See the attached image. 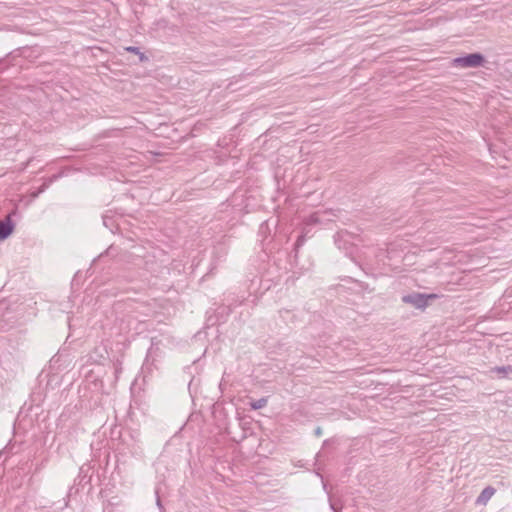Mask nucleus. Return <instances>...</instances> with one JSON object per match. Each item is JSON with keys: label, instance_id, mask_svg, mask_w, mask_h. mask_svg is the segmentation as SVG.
<instances>
[{"label": "nucleus", "instance_id": "obj_20", "mask_svg": "<svg viewBox=\"0 0 512 512\" xmlns=\"http://www.w3.org/2000/svg\"><path fill=\"white\" fill-rule=\"evenodd\" d=\"M114 367H115V374L118 375L122 370L121 363L120 362L115 363Z\"/></svg>", "mask_w": 512, "mask_h": 512}, {"label": "nucleus", "instance_id": "obj_7", "mask_svg": "<svg viewBox=\"0 0 512 512\" xmlns=\"http://www.w3.org/2000/svg\"><path fill=\"white\" fill-rule=\"evenodd\" d=\"M350 238L351 234L348 233L347 231H339L336 233L334 237L335 244L338 246L339 249L347 251L349 249L348 244Z\"/></svg>", "mask_w": 512, "mask_h": 512}, {"label": "nucleus", "instance_id": "obj_13", "mask_svg": "<svg viewBox=\"0 0 512 512\" xmlns=\"http://www.w3.org/2000/svg\"><path fill=\"white\" fill-rule=\"evenodd\" d=\"M125 50L130 53H133L135 55H138L141 62L148 61V57L143 52H141L138 47L129 46V47H126Z\"/></svg>", "mask_w": 512, "mask_h": 512}, {"label": "nucleus", "instance_id": "obj_14", "mask_svg": "<svg viewBox=\"0 0 512 512\" xmlns=\"http://www.w3.org/2000/svg\"><path fill=\"white\" fill-rule=\"evenodd\" d=\"M377 258L379 259V262H381L383 266H386V265H388V263H386L385 259L389 258V252L380 249L377 254Z\"/></svg>", "mask_w": 512, "mask_h": 512}, {"label": "nucleus", "instance_id": "obj_4", "mask_svg": "<svg viewBox=\"0 0 512 512\" xmlns=\"http://www.w3.org/2000/svg\"><path fill=\"white\" fill-rule=\"evenodd\" d=\"M436 297V294L411 293L404 295L402 297V301L414 306L417 309H424L428 306V301L430 299H435Z\"/></svg>", "mask_w": 512, "mask_h": 512}, {"label": "nucleus", "instance_id": "obj_22", "mask_svg": "<svg viewBox=\"0 0 512 512\" xmlns=\"http://www.w3.org/2000/svg\"><path fill=\"white\" fill-rule=\"evenodd\" d=\"M315 434H316L317 436H320V435L322 434V430H321V428H320V427H317V428L315 429Z\"/></svg>", "mask_w": 512, "mask_h": 512}, {"label": "nucleus", "instance_id": "obj_19", "mask_svg": "<svg viewBox=\"0 0 512 512\" xmlns=\"http://www.w3.org/2000/svg\"><path fill=\"white\" fill-rule=\"evenodd\" d=\"M142 372L143 373L150 372V364H149L148 359H146L142 365Z\"/></svg>", "mask_w": 512, "mask_h": 512}, {"label": "nucleus", "instance_id": "obj_21", "mask_svg": "<svg viewBox=\"0 0 512 512\" xmlns=\"http://www.w3.org/2000/svg\"><path fill=\"white\" fill-rule=\"evenodd\" d=\"M330 507L334 512H340V508L337 507L336 504L333 503L332 501H330Z\"/></svg>", "mask_w": 512, "mask_h": 512}, {"label": "nucleus", "instance_id": "obj_10", "mask_svg": "<svg viewBox=\"0 0 512 512\" xmlns=\"http://www.w3.org/2000/svg\"><path fill=\"white\" fill-rule=\"evenodd\" d=\"M106 350L104 348H96L90 355L89 359L96 363H101L102 360L106 359Z\"/></svg>", "mask_w": 512, "mask_h": 512}, {"label": "nucleus", "instance_id": "obj_8", "mask_svg": "<svg viewBox=\"0 0 512 512\" xmlns=\"http://www.w3.org/2000/svg\"><path fill=\"white\" fill-rule=\"evenodd\" d=\"M496 489L492 486L485 487L479 496L476 498V505H486L488 501L492 498V496L495 494Z\"/></svg>", "mask_w": 512, "mask_h": 512}, {"label": "nucleus", "instance_id": "obj_18", "mask_svg": "<svg viewBox=\"0 0 512 512\" xmlns=\"http://www.w3.org/2000/svg\"><path fill=\"white\" fill-rule=\"evenodd\" d=\"M103 224L112 231L111 218L107 215L103 216Z\"/></svg>", "mask_w": 512, "mask_h": 512}, {"label": "nucleus", "instance_id": "obj_11", "mask_svg": "<svg viewBox=\"0 0 512 512\" xmlns=\"http://www.w3.org/2000/svg\"><path fill=\"white\" fill-rule=\"evenodd\" d=\"M491 372L499 374L500 377H506L508 374H510L512 372V366L511 365L496 366L491 369Z\"/></svg>", "mask_w": 512, "mask_h": 512}, {"label": "nucleus", "instance_id": "obj_2", "mask_svg": "<svg viewBox=\"0 0 512 512\" xmlns=\"http://www.w3.org/2000/svg\"><path fill=\"white\" fill-rule=\"evenodd\" d=\"M148 307L143 303L128 304L123 317L121 318V331L129 332L138 330V325L145 321L148 316Z\"/></svg>", "mask_w": 512, "mask_h": 512}, {"label": "nucleus", "instance_id": "obj_16", "mask_svg": "<svg viewBox=\"0 0 512 512\" xmlns=\"http://www.w3.org/2000/svg\"><path fill=\"white\" fill-rule=\"evenodd\" d=\"M269 225L270 220L263 222L259 227V234L265 236L267 233H269Z\"/></svg>", "mask_w": 512, "mask_h": 512}, {"label": "nucleus", "instance_id": "obj_17", "mask_svg": "<svg viewBox=\"0 0 512 512\" xmlns=\"http://www.w3.org/2000/svg\"><path fill=\"white\" fill-rule=\"evenodd\" d=\"M9 457L8 446L0 450V465L4 464L7 458Z\"/></svg>", "mask_w": 512, "mask_h": 512}, {"label": "nucleus", "instance_id": "obj_1", "mask_svg": "<svg viewBox=\"0 0 512 512\" xmlns=\"http://www.w3.org/2000/svg\"><path fill=\"white\" fill-rule=\"evenodd\" d=\"M104 256L119 257V261L128 266L129 269H137V275L126 276L127 281H134L136 278H144L147 272H153L155 256L150 253L146 247L142 245H134L131 250L118 253L117 247L111 245L106 251L99 255V258Z\"/></svg>", "mask_w": 512, "mask_h": 512}, {"label": "nucleus", "instance_id": "obj_23", "mask_svg": "<svg viewBox=\"0 0 512 512\" xmlns=\"http://www.w3.org/2000/svg\"><path fill=\"white\" fill-rule=\"evenodd\" d=\"M156 494H157V505L160 509H162V505H161V501H160V498L158 496V491H156Z\"/></svg>", "mask_w": 512, "mask_h": 512}, {"label": "nucleus", "instance_id": "obj_12", "mask_svg": "<svg viewBox=\"0 0 512 512\" xmlns=\"http://www.w3.org/2000/svg\"><path fill=\"white\" fill-rule=\"evenodd\" d=\"M268 399L266 397H262L257 400H253L250 402V407L252 410H259L264 408L267 405Z\"/></svg>", "mask_w": 512, "mask_h": 512}, {"label": "nucleus", "instance_id": "obj_9", "mask_svg": "<svg viewBox=\"0 0 512 512\" xmlns=\"http://www.w3.org/2000/svg\"><path fill=\"white\" fill-rule=\"evenodd\" d=\"M58 177H59V175H53L52 177L47 179L36 191L31 193V197L33 199L37 198L41 193H43L50 186V184L53 181L58 179Z\"/></svg>", "mask_w": 512, "mask_h": 512}, {"label": "nucleus", "instance_id": "obj_15", "mask_svg": "<svg viewBox=\"0 0 512 512\" xmlns=\"http://www.w3.org/2000/svg\"><path fill=\"white\" fill-rule=\"evenodd\" d=\"M305 243V235H299L295 244H294V251H295V255L297 254L298 250L300 249V247L303 246V244Z\"/></svg>", "mask_w": 512, "mask_h": 512}, {"label": "nucleus", "instance_id": "obj_3", "mask_svg": "<svg viewBox=\"0 0 512 512\" xmlns=\"http://www.w3.org/2000/svg\"><path fill=\"white\" fill-rule=\"evenodd\" d=\"M123 449H126L132 455H140L142 453L141 441L138 432L124 431L121 434Z\"/></svg>", "mask_w": 512, "mask_h": 512}, {"label": "nucleus", "instance_id": "obj_5", "mask_svg": "<svg viewBox=\"0 0 512 512\" xmlns=\"http://www.w3.org/2000/svg\"><path fill=\"white\" fill-rule=\"evenodd\" d=\"M484 56L480 53H471L454 60L455 65L461 67H479L484 63Z\"/></svg>", "mask_w": 512, "mask_h": 512}, {"label": "nucleus", "instance_id": "obj_6", "mask_svg": "<svg viewBox=\"0 0 512 512\" xmlns=\"http://www.w3.org/2000/svg\"><path fill=\"white\" fill-rule=\"evenodd\" d=\"M14 229V223L10 216H7L4 220H0V240L7 239Z\"/></svg>", "mask_w": 512, "mask_h": 512}]
</instances>
